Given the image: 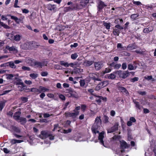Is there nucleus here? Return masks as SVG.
Instances as JSON below:
<instances>
[{"mask_svg":"<svg viewBox=\"0 0 156 156\" xmlns=\"http://www.w3.org/2000/svg\"><path fill=\"white\" fill-rule=\"evenodd\" d=\"M7 16H10L11 19L14 20L15 22L17 23H20L21 22L23 19V18L22 17L18 19L16 16H12L10 14H8Z\"/></svg>","mask_w":156,"mask_h":156,"instance_id":"1a4fd4ad","label":"nucleus"},{"mask_svg":"<svg viewBox=\"0 0 156 156\" xmlns=\"http://www.w3.org/2000/svg\"><path fill=\"white\" fill-rule=\"evenodd\" d=\"M59 98L62 101H64L66 99L65 96L62 94H59Z\"/></svg>","mask_w":156,"mask_h":156,"instance_id":"6e6d98bb","label":"nucleus"},{"mask_svg":"<svg viewBox=\"0 0 156 156\" xmlns=\"http://www.w3.org/2000/svg\"><path fill=\"white\" fill-rule=\"evenodd\" d=\"M18 149L16 147H14V148H12L11 150V153L13 154L17 153L18 151Z\"/></svg>","mask_w":156,"mask_h":156,"instance_id":"2f4dec72","label":"nucleus"},{"mask_svg":"<svg viewBox=\"0 0 156 156\" xmlns=\"http://www.w3.org/2000/svg\"><path fill=\"white\" fill-rule=\"evenodd\" d=\"M120 33L119 30L118 29H114L113 31V33L114 35L119 36Z\"/></svg>","mask_w":156,"mask_h":156,"instance_id":"c85d7f7f","label":"nucleus"},{"mask_svg":"<svg viewBox=\"0 0 156 156\" xmlns=\"http://www.w3.org/2000/svg\"><path fill=\"white\" fill-rule=\"evenodd\" d=\"M60 63L63 66L66 67H68L69 66V64L68 62H65L64 61H61Z\"/></svg>","mask_w":156,"mask_h":156,"instance_id":"c9c22d12","label":"nucleus"},{"mask_svg":"<svg viewBox=\"0 0 156 156\" xmlns=\"http://www.w3.org/2000/svg\"><path fill=\"white\" fill-rule=\"evenodd\" d=\"M25 85L23 83V84L19 85L18 87V88L19 90L22 91L25 89Z\"/></svg>","mask_w":156,"mask_h":156,"instance_id":"c756f323","label":"nucleus"},{"mask_svg":"<svg viewBox=\"0 0 156 156\" xmlns=\"http://www.w3.org/2000/svg\"><path fill=\"white\" fill-rule=\"evenodd\" d=\"M19 2V0H15L14 7L15 8H20V6L17 5V4Z\"/></svg>","mask_w":156,"mask_h":156,"instance_id":"864d4df0","label":"nucleus"},{"mask_svg":"<svg viewBox=\"0 0 156 156\" xmlns=\"http://www.w3.org/2000/svg\"><path fill=\"white\" fill-rule=\"evenodd\" d=\"M94 63L93 61H90L86 60L83 62V65L86 66H89Z\"/></svg>","mask_w":156,"mask_h":156,"instance_id":"412c9836","label":"nucleus"},{"mask_svg":"<svg viewBox=\"0 0 156 156\" xmlns=\"http://www.w3.org/2000/svg\"><path fill=\"white\" fill-rule=\"evenodd\" d=\"M115 74H116L115 72L112 73L110 74H107L106 75V77L109 79L113 80L116 77Z\"/></svg>","mask_w":156,"mask_h":156,"instance_id":"a211bd4d","label":"nucleus"},{"mask_svg":"<svg viewBox=\"0 0 156 156\" xmlns=\"http://www.w3.org/2000/svg\"><path fill=\"white\" fill-rule=\"evenodd\" d=\"M19 120H20V122H22L24 123L27 122L26 119L25 118L20 117Z\"/></svg>","mask_w":156,"mask_h":156,"instance_id":"3c124183","label":"nucleus"},{"mask_svg":"<svg viewBox=\"0 0 156 156\" xmlns=\"http://www.w3.org/2000/svg\"><path fill=\"white\" fill-rule=\"evenodd\" d=\"M121 136H114L112 137L111 141L112 142H115V141H118L120 139Z\"/></svg>","mask_w":156,"mask_h":156,"instance_id":"393cba45","label":"nucleus"},{"mask_svg":"<svg viewBox=\"0 0 156 156\" xmlns=\"http://www.w3.org/2000/svg\"><path fill=\"white\" fill-rule=\"evenodd\" d=\"M69 65V66L75 68L77 67H79L80 65V64L78 62H75L73 63H70Z\"/></svg>","mask_w":156,"mask_h":156,"instance_id":"6ab92c4d","label":"nucleus"},{"mask_svg":"<svg viewBox=\"0 0 156 156\" xmlns=\"http://www.w3.org/2000/svg\"><path fill=\"white\" fill-rule=\"evenodd\" d=\"M87 91L89 93H90L92 95L96 97V96H97V95H96V94H95L93 93V92H94V91L93 89H88Z\"/></svg>","mask_w":156,"mask_h":156,"instance_id":"de8ad7c7","label":"nucleus"},{"mask_svg":"<svg viewBox=\"0 0 156 156\" xmlns=\"http://www.w3.org/2000/svg\"><path fill=\"white\" fill-rule=\"evenodd\" d=\"M72 129H69L67 130H62V131H60L61 132H63L64 133H68L71 132Z\"/></svg>","mask_w":156,"mask_h":156,"instance_id":"a18cd8bd","label":"nucleus"},{"mask_svg":"<svg viewBox=\"0 0 156 156\" xmlns=\"http://www.w3.org/2000/svg\"><path fill=\"white\" fill-rule=\"evenodd\" d=\"M21 112H20L18 111L16 112L13 116V118L16 120H18L20 118V115Z\"/></svg>","mask_w":156,"mask_h":156,"instance_id":"dca6fc26","label":"nucleus"},{"mask_svg":"<svg viewBox=\"0 0 156 156\" xmlns=\"http://www.w3.org/2000/svg\"><path fill=\"white\" fill-rule=\"evenodd\" d=\"M127 48L131 50H133L136 49V47L133 44H129Z\"/></svg>","mask_w":156,"mask_h":156,"instance_id":"a19ab883","label":"nucleus"},{"mask_svg":"<svg viewBox=\"0 0 156 156\" xmlns=\"http://www.w3.org/2000/svg\"><path fill=\"white\" fill-rule=\"evenodd\" d=\"M133 102L135 105V107L136 109L139 110H141L143 107L140 105V103L136 101L135 100H133Z\"/></svg>","mask_w":156,"mask_h":156,"instance_id":"aec40b11","label":"nucleus"},{"mask_svg":"<svg viewBox=\"0 0 156 156\" xmlns=\"http://www.w3.org/2000/svg\"><path fill=\"white\" fill-rule=\"evenodd\" d=\"M21 100L23 102H26L28 101V98L27 97H22L21 98Z\"/></svg>","mask_w":156,"mask_h":156,"instance_id":"338daca9","label":"nucleus"},{"mask_svg":"<svg viewBox=\"0 0 156 156\" xmlns=\"http://www.w3.org/2000/svg\"><path fill=\"white\" fill-rule=\"evenodd\" d=\"M33 42H28L24 43L20 46L21 48L24 50L31 49L33 47Z\"/></svg>","mask_w":156,"mask_h":156,"instance_id":"423d86ee","label":"nucleus"},{"mask_svg":"<svg viewBox=\"0 0 156 156\" xmlns=\"http://www.w3.org/2000/svg\"><path fill=\"white\" fill-rule=\"evenodd\" d=\"M118 124L117 123H115L114 126H112L111 128L107 130L108 133H110L117 130L118 129Z\"/></svg>","mask_w":156,"mask_h":156,"instance_id":"f8f14e48","label":"nucleus"},{"mask_svg":"<svg viewBox=\"0 0 156 156\" xmlns=\"http://www.w3.org/2000/svg\"><path fill=\"white\" fill-rule=\"evenodd\" d=\"M30 76L33 79H36L38 76V74L36 73H32L30 74Z\"/></svg>","mask_w":156,"mask_h":156,"instance_id":"72a5a7b5","label":"nucleus"},{"mask_svg":"<svg viewBox=\"0 0 156 156\" xmlns=\"http://www.w3.org/2000/svg\"><path fill=\"white\" fill-rule=\"evenodd\" d=\"M133 2L134 4L136 5H141V3L139 1H133Z\"/></svg>","mask_w":156,"mask_h":156,"instance_id":"680f3d73","label":"nucleus"},{"mask_svg":"<svg viewBox=\"0 0 156 156\" xmlns=\"http://www.w3.org/2000/svg\"><path fill=\"white\" fill-rule=\"evenodd\" d=\"M111 71V69L108 68H106L104 71H103V74L110 72Z\"/></svg>","mask_w":156,"mask_h":156,"instance_id":"ea45409f","label":"nucleus"},{"mask_svg":"<svg viewBox=\"0 0 156 156\" xmlns=\"http://www.w3.org/2000/svg\"><path fill=\"white\" fill-rule=\"evenodd\" d=\"M31 91L35 93H40V89L39 88V89L34 88H32L31 89Z\"/></svg>","mask_w":156,"mask_h":156,"instance_id":"37998d69","label":"nucleus"},{"mask_svg":"<svg viewBox=\"0 0 156 156\" xmlns=\"http://www.w3.org/2000/svg\"><path fill=\"white\" fill-rule=\"evenodd\" d=\"M145 78L148 80H152L153 81H154V79L152 78V77L151 76H148L147 77H145Z\"/></svg>","mask_w":156,"mask_h":156,"instance_id":"e2e57ef3","label":"nucleus"},{"mask_svg":"<svg viewBox=\"0 0 156 156\" xmlns=\"http://www.w3.org/2000/svg\"><path fill=\"white\" fill-rule=\"evenodd\" d=\"M128 69L130 70H132L134 69V67L131 64H129L128 65Z\"/></svg>","mask_w":156,"mask_h":156,"instance_id":"69168bd1","label":"nucleus"},{"mask_svg":"<svg viewBox=\"0 0 156 156\" xmlns=\"http://www.w3.org/2000/svg\"><path fill=\"white\" fill-rule=\"evenodd\" d=\"M101 123V121L100 117L97 116L95 119V122L92 126L91 128L92 132L94 134L97 133H99L98 140H99L100 143L104 146L105 147L104 145L103 139L104 137V133L102 132L99 133V131L98 130L100 127Z\"/></svg>","mask_w":156,"mask_h":156,"instance_id":"f257e3e1","label":"nucleus"},{"mask_svg":"<svg viewBox=\"0 0 156 156\" xmlns=\"http://www.w3.org/2000/svg\"><path fill=\"white\" fill-rule=\"evenodd\" d=\"M39 137L43 139L48 137L51 140H52L54 139L53 136L51 135L49 132L45 131H42L41 132Z\"/></svg>","mask_w":156,"mask_h":156,"instance_id":"7ed1b4c3","label":"nucleus"},{"mask_svg":"<svg viewBox=\"0 0 156 156\" xmlns=\"http://www.w3.org/2000/svg\"><path fill=\"white\" fill-rule=\"evenodd\" d=\"M78 57V55L76 53L72 54L71 56V58L74 60L76 59Z\"/></svg>","mask_w":156,"mask_h":156,"instance_id":"58836bf2","label":"nucleus"},{"mask_svg":"<svg viewBox=\"0 0 156 156\" xmlns=\"http://www.w3.org/2000/svg\"><path fill=\"white\" fill-rule=\"evenodd\" d=\"M54 5H52L51 4H48L47 5V7L48 9L49 10H52L54 9Z\"/></svg>","mask_w":156,"mask_h":156,"instance_id":"c03bdc74","label":"nucleus"},{"mask_svg":"<svg viewBox=\"0 0 156 156\" xmlns=\"http://www.w3.org/2000/svg\"><path fill=\"white\" fill-rule=\"evenodd\" d=\"M84 5L82 4L80 5H78L77 3L72 4L69 6L65 8L64 10L66 12H68L74 10H78L81 9Z\"/></svg>","mask_w":156,"mask_h":156,"instance_id":"f03ea898","label":"nucleus"},{"mask_svg":"<svg viewBox=\"0 0 156 156\" xmlns=\"http://www.w3.org/2000/svg\"><path fill=\"white\" fill-rule=\"evenodd\" d=\"M5 106V103L2 101H0V111H2Z\"/></svg>","mask_w":156,"mask_h":156,"instance_id":"79ce46f5","label":"nucleus"},{"mask_svg":"<svg viewBox=\"0 0 156 156\" xmlns=\"http://www.w3.org/2000/svg\"><path fill=\"white\" fill-rule=\"evenodd\" d=\"M118 90L123 94L126 96L128 95L129 94V92L125 87L121 86H119L118 87Z\"/></svg>","mask_w":156,"mask_h":156,"instance_id":"4468645a","label":"nucleus"},{"mask_svg":"<svg viewBox=\"0 0 156 156\" xmlns=\"http://www.w3.org/2000/svg\"><path fill=\"white\" fill-rule=\"evenodd\" d=\"M90 78L92 80H93L94 81H101L100 79L98 77V76L94 73H92L90 76Z\"/></svg>","mask_w":156,"mask_h":156,"instance_id":"2eb2a0df","label":"nucleus"},{"mask_svg":"<svg viewBox=\"0 0 156 156\" xmlns=\"http://www.w3.org/2000/svg\"><path fill=\"white\" fill-rule=\"evenodd\" d=\"M20 39V35H16L14 36V40L16 41H19Z\"/></svg>","mask_w":156,"mask_h":156,"instance_id":"4c0bfd02","label":"nucleus"},{"mask_svg":"<svg viewBox=\"0 0 156 156\" xmlns=\"http://www.w3.org/2000/svg\"><path fill=\"white\" fill-rule=\"evenodd\" d=\"M87 108V106L85 105L82 104L81 105V109L83 112H84Z\"/></svg>","mask_w":156,"mask_h":156,"instance_id":"603ef678","label":"nucleus"},{"mask_svg":"<svg viewBox=\"0 0 156 156\" xmlns=\"http://www.w3.org/2000/svg\"><path fill=\"white\" fill-rule=\"evenodd\" d=\"M22 69L24 71H29L30 70V67L26 66H22Z\"/></svg>","mask_w":156,"mask_h":156,"instance_id":"09e8293b","label":"nucleus"},{"mask_svg":"<svg viewBox=\"0 0 156 156\" xmlns=\"http://www.w3.org/2000/svg\"><path fill=\"white\" fill-rule=\"evenodd\" d=\"M14 76H15V75L12 74H8L6 75V78L8 80H12Z\"/></svg>","mask_w":156,"mask_h":156,"instance_id":"f704fd0d","label":"nucleus"},{"mask_svg":"<svg viewBox=\"0 0 156 156\" xmlns=\"http://www.w3.org/2000/svg\"><path fill=\"white\" fill-rule=\"evenodd\" d=\"M5 48L10 51H12L15 53H17L18 51L17 48L14 46L10 47L9 46L7 45L5 47Z\"/></svg>","mask_w":156,"mask_h":156,"instance_id":"9d476101","label":"nucleus"},{"mask_svg":"<svg viewBox=\"0 0 156 156\" xmlns=\"http://www.w3.org/2000/svg\"><path fill=\"white\" fill-rule=\"evenodd\" d=\"M74 70L76 73H79L81 72V69L77 68L76 67L74 69Z\"/></svg>","mask_w":156,"mask_h":156,"instance_id":"774afa93","label":"nucleus"},{"mask_svg":"<svg viewBox=\"0 0 156 156\" xmlns=\"http://www.w3.org/2000/svg\"><path fill=\"white\" fill-rule=\"evenodd\" d=\"M40 89V91L39 93H41L42 92H45L46 91H48L49 90V89H48L46 88L45 87L40 86L39 87Z\"/></svg>","mask_w":156,"mask_h":156,"instance_id":"cd10ccee","label":"nucleus"},{"mask_svg":"<svg viewBox=\"0 0 156 156\" xmlns=\"http://www.w3.org/2000/svg\"><path fill=\"white\" fill-rule=\"evenodd\" d=\"M139 78L137 77H135L133 78H132L130 80V81L132 82H134L135 81H137L138 80Z\"/></svg>","mask_w":156,"mask_h":156,"instance_id":"4d7b16f0","label":"nucleus"},{"mask_svg":"<svg viewBox=\"0 0 156 156\" xmlns=\"http://www.w3.org/2000/svg\"><path fill=\"white\" fill-rule=\"evenodd\" d=\"M119 142L120 144V147L122 149H124L129 147V145H128L127 144L124 140H120Z\"/></svg>","mask_w":156,"mask_h":156,"instance_id":"9b49d317","label":"nucleus"},{"mask_svg":"<svg viewBox=\"0 0 156 156\" xmlns=\"http://www.w3.org/2000/svg\"><path fill=\"white\" fill-rule=\"evenodd\" d=\"M80 83L81 87H83L85 85V81L84 80H80Z\"/></svg>","mask_w":156,"mask_h":156,"instance_id":"8fccbe9b","label":"nucleus"},{"mask_svg":"<svg viewBox=\"0 0 156 156\" xmlns=\"http://www.w3.org/2000/svg\"><path fill=\"white\" fill-rule=\"evenodd\" d=\"M122 69L124 70L125 69L127 68V64L126 63H123L122 65Z\"/></svg>","mask_w":156,"mask_h":156,"instance_id":"13d9d810","label":"nucleus"},{"mask_svg":"<svg viewBox=\"0 0 156 156\" xmlns=\"http://www.w3.org/2000/svg\"><path fill=\"white\" fill-rule=\"evenodd\" d=\"M116 74H117L120 77L123 79L126 78L129 75V73L128 71H125L123 72L121 70L117 71L115 72Z\"/></svg>","mask_w":156,"mask_h":156,"instance_id":"0eeeda50","label":"nucleus"},{"mask_svg":"<svg viewBox=\"0 0 156 156\" xmlns=\"http://www.w3.org/2000/svg\"><path fill=\"white\" fill-rule=\"evenodd\" d=\"M94 63L95 68L96 70H100L103 66L102 63L101 62H94Z\"/></svg>","mask_w":156,"mask_h":156,"instance_id":"ddd939ff","label":"nucleus"},{"mask_svg":"<svg viewBox=\"0 0 156 156\" xmlns=\"http://www.w3.org/2000/svg\"><path fill=\"white\" fill-rule=\"evenodd\" d=\"M153 30V27L151 26L148 28H145L144 29L143 32L144 33H148L152 31Z\"/></svg>","mask_w":156,"mask_h":156,"instance_id":"4be33fe9","label":"nucleus"},{"mask_svg":"<svg viewBox=\"0 0 156 156\" xmlns=\"http://www.w3.org/2000/svg\"><path fill=\"white\" fill-rule=\"evenodd\" d=\"M15 79L16 80V81L14 82V84L17 85H20L21 84H23V82L22 80L18 78H15Z\"/></svg>","mask_w":156,"mask_h":156,"instance_id":"a878e982","label":"nucleus"},{"mask_svg":"<svg viewBox=\"0 0 156 156\" xmlns=\"http://www.w3.org/2000/svg\"><path fill=\"white\" fill-rule=\"evenodd\" d=\"M5 64L7 66H9L12 69L16 68V66L14 64V63L12 61L7 62Z\"/></svg>","mask_w":156,"mask_h":156,"instance_id":"5701e85b","label":"nucleus"},{"mask_svg":"<svg viewBox=\"0 0 156 156\" xmlns=\"http://www.w3.org/2000/svg\"><path fill=\"white\" fill-rule=\"evenodd\" d=\"M79 113V112L77 111L75 112L71 113L66 112L65 113L66 116L68 117H72L73 118H76Z\"/></svg>","mask_w":156,"mask_h":156,"instance_id":"6e6552de","label":"nucleus"},{"mask_svg":"<svg viewBox=\"0 0 156 156\" xmlns=\"http://www.w3.org/2000/svg\"><path fill=\"white\" fill-rule=\"evenodd\" d=\"M139 15L138 14H134L131 15L130 16V18L133 20H135L136 18L139 16Z\"/></svg>","mask_w":156,"mask_h":156,"instance_id":"473e14b6","label":"nucleus"},{"mask_svg":"<svg viewBox=\"0 0 156 156\" xmlns=\"http://www.w3.org/2000/svg\"><path fill=\"white\" fill-rule=\"evenodd\" d=\"M26 62L29 65L33 66L34 65V62L35 60L32 58L28 57L25 59Z\"/></svg>","mask_w":156,"mask_h":156,"instance_id":"f3484780","label":"nucleus"},{"mask_svg":"<svg viewBox=\"0 0 156 156\" xmlns=\"http://www.w3.org/2000/svg\"><path fill=\"white\" fill-rule=\"evenodd\" d=\"M105 6V5L104 2L101 1L99 2V8L100 9H102L104 6Z\"/></svg>","mask_w":156,"mask_h":156,"instance_id":"e433bc0d","label":"nucleus"},{"mask_svg":"<svg viewBox=\"0 0 156 156\" xmlns=\"http://www.w3.org/2000/svg\"><path fill=\"white\" fill-rule=\"evenodd\" d=\"M1 25V27L2 26L4 28L6 29H9V27L7 25L5 24L3 22H0Z\"/></svg>","mask_w":156,"mask_h":156,"instance_id":"49530a36","label":"nucleus"},{"mask_svg":"<svg viewBox=\"0 0 156 156\" xmlns=\"http://www.w3.org/2000/svg\"><path fill=\"white\" fill-rule=\"evenodd\" d=\"M104 121L105 122L107 123L109 122L108 119L109 118L107 116L105 115L104 116Z\"/></svg>","mask_w":156,"mask_h":156,"instance_id":"0e129e2a","label":"nucleus"},{"mask_svg":"<svg viewBox=\"0 0 156 156\" xmlns=\"http://www.w3.org/2000/svg\"><path fill=\"white\" fill-rule=\"evenodd\" d=\"M23 142L22 140H17L16 139H12L11 140L10 143L11 144H14L16 143H20Z\"/></svg>","mask_w":156,"mask_h":156,"instance_id":"b1692460","label":"nucleus"},{"mask_svg":"<svg viewBox=\"0 0 156 156\" xmlns=\"http://www.w3.org/2000/svg\"><path fill=\"white\" fill-rule=\"evenodd\" d=\"M10 128L12 131L16 133H20V130L16 126H11L10 127Z\"/></svg>","mask_w":156,"mask_h":156,"instance_id":"bb28decb","label":"nucleus"},{"mask_svg":"<svg viewBox=\"0 0 156 156\" xmlns=\"http://www.w3.org/2000/svg\"><path fill=\"white\" fill-rule=\"evenodd\" d=\"M121 64L119 63L116 64L115 66L114 69H118L121 67Z\"/></svg>","mask_w":156,"mask_h":156,"instance_id":"5fc2aeb1","label":"nucleus"},{"mask_svg":"<svg viewBox=\"0 0 156 156\" xmlns=\"http://www.w3.org/2000/svg\"><path fill=\"white\" fill-rule=\"evenodd\" d=\"M103 25L106 27V28L107 30L110 29L111 26V23H107L104 22L103 23Z\"/></svg>","mask_w":156,"mask_h":156,"instance_id":"7c9ffc66","label":"nucleus"},{"mask_svg":"<svg viewBox=\"0 0 156 156\" xmlns=\"http://www.w3.org/2000/svg\"><path fill=\"white\" fill-rule=\"evenodd\" d=\"M41 74L42 76H45L48 75V73L47 72H42L41 73Z\"/></svg>","mask_w":156,"mask_h":156,"instance_id":"052dcab7","label":"nucleus"},{"mask_svg":"<svg viewBox=\"0 0 156 156\" xmlns=\"http://www.w3.org/2000/svg\"><path fill=\"white\" fill-rule=\"evenodd\" d=\"M3 150L4 152L5 153L11 154V153L10 151L8 150L6 148H4L3 149Z\"/></svg>","mask_w":156,"mask_h":156,"instance_id":"bf43d9fd","label":"nucleus"},{"mask_svg":"<svg viewBox=\"0 0 156 156\" xmlns=\"http://www.w3.org/2000/svg\"><path fill=\"white\" fill-rule=\"evenodd\" d=\"M109 82L108 80L104 81L98 84L95 87V90L98 91L102 88L107 86L109 84Z\"/></svg>","mask_w":156,"mask_h":156,"instance_id":"39448f33","label":"nucleus"},{"mask_svg":"<svg viewBox=\"0 0 156 156\" xmlns=\"http://www.w3.org/2000/svg\"><path fill=\"white\" fill-rule=\"evenodd\" d=\"M48 64V62L47 61H42L40 62L38 61H35L34 62V66L35 67L38 68H42V67L47 66Z\"/></svg>","mask_w":156,"mask_h":156,"instance_id":"20e7f679","label":"nucleus"}]
</instances>
